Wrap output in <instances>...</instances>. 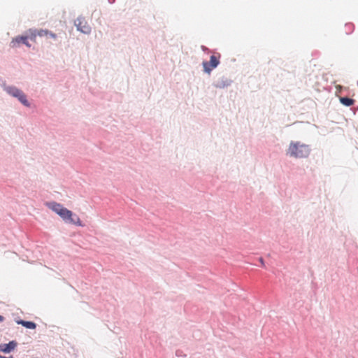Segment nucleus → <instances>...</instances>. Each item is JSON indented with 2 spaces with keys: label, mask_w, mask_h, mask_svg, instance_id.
Segmentation results:
<instances>
[{
  "label": "nucleus",
  "mask_w": 358,
  "mask_h": 358,
  "mask_svg": "<svg viewBox=\"0 0 358 358\" xmlns=\"http://www.w3.org/2000/svg\"><path fill=\"white\" fill-rule=\"evenodd\" d=\"M311 152L309 145L302 143L300 141H291L289 143L288 154L295 158H307Z\"/></svg>",
  "instance_id": "obj_1"
},
{
  "label": "nucleus",
  "mask_w": 358,
  "mask_h": 358,
  "mask_svg": "<svg viewBox=\"0 0 358 358\" xmlns=\"http://www.w3.org/2000/svg\"><path fill=\"white\" fill-rule=\"evenodd\" d=\"M3 90L8 94L15 98L24 106H31V103L27 99V94L21 89L15 85H5Z\"/></svg>",
  "instance_id": "obj_2"
},
{
  "label": "nucleus",
  "mask_w": 358,
  "mask_h": 358,
  "mask_svg": "<svg viewBox=\"0 0 358 358\" xmlns=\"http://www.w3.org/2000/svg\"><path fill=\"white\" fill-rule=\"evenodd\" d=\"M220 64V55L218 54L217 56L215 55H212L210 57V60L206 61L203 60L202 62L203 71L205 73L210 74L212 71L216 69L219 64Z\"/></svg>",
  "instance_id": "obj_3"
},
{
  "label": "nucleus",
  "mask_w": 358,
  "mask_h": 358,
  "mask_svg": "<svg viewBox=\"0 0 358 358\" xmlns=\"http://www.w3.org/2000/svg\"><path fill=\"white\" fill-rule=\"evenodd\" d=\"M74 25L76 27L78 31L84 34H90L91 33V27L87 24L85 17L82 15L78 16V18L75 20Z\"/></svg>",
  "instance_id": "obj_4"
},
{
  "label": "nucleus",
  "mask_w": 358,
  "mask_h": 358,
  "mask_svg": "<svg viewBox=\"0 0 358 358\" xmlns=\"http://www.w3.org/2000/svg\"><path fill=\"white\" fill-rule=\"evenodd\" d=\"M45 206L52 212L56 213L57 215H59L60 217H62L63 214L67 208L63 204L55 201H46L45 203Z\"/></svg>",
  "instance_id": "obj_5"
},
{
  "label": "nucleus",
  "mask_w": 358,
  "mask_h": 358,
  "mask_svg": "<svg viewBox=\"0 0 358 358\" xmlns=\"http://www.w3.org/2000/svg\"><path fill=\"white\" fill-rule=\"evenodd\" d=\"M24 45L26 47L31 48V44L27 40V38L25 36V34H22L20 35H17V36L12 38V41L10 43V48H17L20 47V45Z\"/></svg>",
  "instance_id": "obj_6"
},
{
  "label": "nucleus",
  "mask_w": 358,
  "mask_h": 358,
  "mask_svg": "<svg viewBox=\"0 0 358 358\" xmlns=\"http://www.w3.org/2000/svg\"><path fill=\"white\" fill-rule=\"evenodd\" d=\"M17 345L18 343L15 340L10 341L8 343H0V352L4 354H10L15 351Z\"/></svg>",
  "instance_id": "obj_7"
},
{
  "label": "nucleus",
  "mask_w": 358,
  "mask_h": 358,
  "mask_svg": "<svg viewBox=\"0 0 358 358\" xmlns=\"http://www.w3.org/2000/svg\"><path fill=\"white\" fill-rule=\"evenodd\" d=\"M232 83H233L232 80L222 76L217 81L214 82L213 83V86H214L216 88L224 89L225 87L230 86Z\"/></svg>",
  "instance_id": "obj_8"
},
{
  "label": "nucleus",
  "mask_w": 358,
  "mask_h": 358,
  "mask_svg": "<svg viewBox=\"0 0 358 358\" xmlns=\"http://www.w3.org/2000/svg\"><path fill=\"white\" fill-rule=\"evenodd\" d=\"M72 215H73V211L66 208L64 213L63 214L62 217H61L62 220L64 221V223L67 224H71L72 220Z\"/></svg>",
  "instance_id": "obj_9"
},
{
  "label": "nucleus",
  "mask_w": 358,
  "mask_h": 358,
  "mask_svg": "<svg viewBox=\"0 0 358 358\" xmlns=\"http://www.w3.org/2000/svg\"><path fill=\"white\" fill-rule=\"evenodd\" d=\"M339 101L342 105H343L346 107L351 106L355 102V99H353L350 97L346 96H341L339 98Z\"/></svg>",
  "instance_id": "obj_10"
},
{
  "label": "nucleus",
  "mask_w": 358,
  "mask_h": 358,
  "mask_svg": "<svg viewBox=\"0 0 358 358\" xmlns=\"http://www.w3.org/2000/svg\"><path fill=\"white\" fill-rule=\"evenodd\" d=\"M23 34H25L28 41L30 40L31 41H36L37 34L34 29L30 28Z\"/></svg>",
  "instance_id": "obj_11"
},
{
  "label": "nucleus",
  "mask_w": 358,
  "mask_h": 358,
  "mask_svg": "<svg viewBox=\"0 0 358 358\" xmlns=\"http://www.w3.org/2000/svg\"><path fill=\"white\" fill-rule=\"evenodd\" d=\"M72 220H73V221H71V225H75V226L81 227H83L85 226V224L83 223V222L80 219L79 216L74 212H73Z\"/></svg>",
  "instance_id": "obj_12"
},
{
  "label": "nucleus",
  "mask_w": 358,
  "mask_h": 358,
  "mask_svg": "<svg viewBox=\"0 0 358 358\" xmlns=\"http://www.w3.org/2000/svg\"><path fill=\"white\" fill-rule=\"evenodd\" d=\"M24 328L26 329H36V327H37V324L36 322H34V321H31V320H25V322H24V326H23Z\"/></svg>",
  "instance_id": "obj_13"
},
{
  "label": "nucleus",
  "mask_w": 358,
  "mask_h": 358,
  "mask_svg": "<svg viewBox=\"0 0 358 358\" xmlns=\"http://www.w3.org/2000/svg\"><path fill=\"white\" fill-rule=\"evenodd\" d=\"M345 34L349 35L354 31L355 24L352 22H348L345 24Z\"/></svg>",
  "instance_id": "obj_14"
},
{
  "label": "nucleus",
  "mask_w": 358,
  "mask_h": 358,
  "mask_svg": "<svg viewBox=\"0 0 358 358\" xmlns=\"http://www.w3.org/2000/svg\"><path fill=\"white\" fill-rule=\"evenodd\" d=\"M34 29L36 31L37 36H38L40 37L45 36H46L48 29Z\"/></svg>",
  "instance_id": "obj_15"
},
{
  "label": "nucleus",
  "mask_w": 358,
  "mask_h": 358,
  "mask_svg": "<svg viewBox=\"0 0 358 358\" xmlns=\"http://www.w3.org/2000/svg\"><path fill=\"white\" fill-rule=\"evenodd\" d=\"M46 36L53 38L55 40H56L57 38V35L55 33H54L52 31L48 30V29Z\"/></svg>",
  "instance_id": "obj_16"
},
{
  "label": "nucleus",
  "mask_w": 358,
  "mask_h": 358,
  "mask_svg": "<svg viewBox=\"0 0 358 358\" xmlns=\"http://www.w3.org/2000/svg\"><path fill=\"white\" fill-rule=\"evenodd\" d=\"M15 322L17 324H20L22 325V327L24 326V322H25L24 320H22L20 317H17V318H15Z\"/></svg>",
  "instance_id": "obj_17"
},
{
  "label": "nucleus",
  "mask_w": 358,
  "mask_h": 358,
  "mask_svg": "<svg viewBox=\"0 0 358 358\" xmlns=\"http://www.w3.org/2000/svg\"><path fill=\"white\" fill-rule=\"evenodd\" d=\"M176 355L177 357H186V355L184 354L183 351L181 350H177L176 351Z\"/></svg>",
  "instance_id": "obj_18"
},
{
  "label": "nucleus",
  "mask_w": 358,
  "mask_h": 358,
  "mask_svg": "<svg viewBox=\"0 0 358 358\" xmlns=\"http://www.w3.org/2000/svg\"><path fill=\"white\" fill-rule=\"evenodd\" d=\"M258 260H259L260 266L265 267V261H264V259L262 257H259Z\"/></svg>",
  "instance_id": "obj_19"
},
{
  "label": "nucleus",
  "mask_w": 358,
  "mask_h": 358,
  "mask_svg": "<svg viewBox=\"0 0 358 358\" xmlns=\"http://www.w3.org/2000/svg\"><path fill=\"white\" fill-rule=\"evenodd\" d=\"M201 49L204 52H206L208 50V48L206 47L205 45H201Z\"/></svg>",
  "instance_id": "obj_20"
},
{
  "label": "nucleus",
  "mask_w": 358,
  "mask_h": 358,
  "mask_svg": "<svg viewBox=\"0 0 358 358\" xmlns=\"http://www.w3.org/2000/svg\"><path fill=\"white\" fill-rule=\"evenodd\" d=\"M0 358H15L13 356L10 355L9 357H6V356H3V355H1L0 354Z\"/></svg>",
  "instance_id": "obj_21"
},
{
  "label": "nucleus",
  "mask_w": 358,
  "mask_h": 358,
  "mask_svg": "<svg viewBox=\"0 0 358 358\" xmlns=\"http://www.w3.org/2000/svg\"><path fill=\"white\" fill-rule=\"evenodd\" d=\"M5 320V317L0 315V323L3 322Z\"/></svg>",
  "instance_id": "obj_22"
},
{
  "label": "nucleus",
  "mask_w": 358,
  "mask_h": 358,
  "mask_svg": "<svg viewBox=\"0 0 358 358\" xmlns=\"http://www.w3.org/2000/svg\"><path fill=\"white\" fill-rule=\"evenodd\" d=\"M108 3L113 4L115 3V0H108Z\"/></svg>",
  "instance_id": "obj_23"
},
{
  "label": "nucleus",
  "mask_w": 358,
  "mask_h": 358,
  "mask_svg": "<svg viewBox=\"0 0 358 358\" xmlns=\"http://www.w3.org/2000/svg\"><path fill=\"white\" fill-rule=\"evenodd\" d=\"M357 86H358V80H357Z\"/></svg>",
  "instance_id": "obj_24"
},
{
  "label": "nucleus",
  "mask_w": 358,
  "mask_h": 358,
  "mask_svg": "<svg viewBox=\"0 0 358 358\" xmlns=\"http://www.w3.org/2000/svg\"><path fill=\"white\" fill-rule=\"evenodd\" d=\"M357 110H358V106H357Z\"/></svg>",
  "instance_id": "obj_25"
}]
</instances>
